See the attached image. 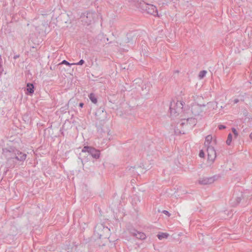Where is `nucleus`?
Listing matches in <instances>:
<instances>
[{"label":"nucleus","mask_w":252,"mask_h":252,"mask_svg":"<svg viewBox=\"0 0 252 252\" xmlns=\"http://www.w3.org/2000/svg\"><path fill=\"white\" fill-rule=\"evenodd\" d=\"M187 110H184L180 114V125L183 126H187L190 123L195 122L194 119L190 117L191 114H189Z\"/></svg>","instance_id":"nucleus-1"},{"label":"nucleus","mask_w":252,"mask_h":252,"mask_svg":"<svg viewBox=\"0 0 252 252\" xmlns=\"http://www.w3.org/2000/svg\"><path fill=\"white\" fill-rule=\"evenodd\" d=\"M207 153L208 160L211 161H213L216 157V152L214 149L212 147L207 148Z\"/></svg>","instance_id":"nucleus-2"},{"label":"nucleus","mask_w":252,"mask_h":252,"mask_svg":"<svg viewBox=\"0 0 252 252\" xmlns=\"http://www.w3.org/2000/svg\"><path fill=\"white\" fill-rule=\"evenodd\" d=\"M147 12L154 16H159L157 7L153 5H148L147 8Z\"/></svg>","instance_id":"nucleus-3"},{"label":"nucleus","mask_w":252,"mask_h":252,"mask_svg":"<svg viewBox=\"0 0 252 252\" xmlns=\"http://www.w3.org/2000/svg\"><path fill=\"white\" fill-rule=\"evenodd\" d=\"M213 137L211 135H208L205 137V140L204 142V145L205 146L208 147H211V144L213 141Z\"/></svg>","instance_id":"nucleus-4"},{"label":"nucleus","mask_w":252,"mask_h":252,"mask_svg":"<svg viewBox=\"0 0 252 252\" xmlns=\"http://www.w3.org/2000/svg\"><path fill=\"white\" fill-rule=\"evenodd\" d=\"M94 151V149L91 147L85 146L83 148L82 151L83 152H88L91 154H93V152Z\"/></svg>","instance_id":"nucleus-5"},{"label":"nucleus","mask_w":252,"mask_h":252,"mask_svg":"<svg viewBox=\"0 0 252 252\" xmlns=\"http://www.w3.org/2000/svg\"><path fill=\"white\" fill-rule=\"evenodd\" d=\"M18 156H17V159L20 160H23L26 158V155L22 152L18 153Z\"/></svg>","instance_id":"nucleus-6"},{"label":"nucleus","mask_w":252,"mask_h":252,"mask_svg":"<svg viewBox=\"0 0 252 252\" xmlns=\"http://www.w3.org/2000/svg\"><path fill=\"white\" fill-rule=\"evenodd\" d=\"M134 235L137 238L140 239H144L146 238V235L142 232H137L136 233H135Z\"/></svg>","instance_id":"nucleus-7"},{"label":"nucleus","mask_w":252,"mask_h":252,"mask_svg":"<svg viewBox=\"0 0 252 252\" xmlns=\"http://www.w3.org/2000/svg\"><path fill=\"white\" fill-rule=\"evenodd\" d=\"M168 234L166 233H160L158 235V237L159 239L161 240L162 239L167 238Z\"/></svg>","instance_id":"nucleus-8"},{"label":"nucleus","mask_w":252,"mask_h":252,"mask_svg":"<svg viewBox=\"0 0 252 252\" xmlns=\"http://www.w3.org/2000/svg\"><path fill=\"white\" fill-rule=\"evenodd\" d=\"M89 98L93 103H96L97 101V98L95 97V95L94 94H91L89 95Z\"/></svg>","instance_id":"nucleus-9"},{"label":"nucleus","mask_w":252,"mask_h":252,"mask_svg":"<svg viewBox=\"0 0 252 252\" xmlns=\"http://www.w3.org/2000/svg\"><path fill=\"white\" fill-rule=\"evenodd\" d=\"M33 86L32 84H28L27 85V91L30 93V94H32L34 92V90H33Z\"/></svg>","instance_id":"nucleus-10"},{"label":"nucleus","mask_w":252,"mask_h":252,"mask_svg":"<svg viewBox=\"0 0 252 252\" xmlns=\"http://www.w3.org/2000/svg\"><path fill=\"white\" fill-rule=\"evenodd\" d=\"M93 157L95 158H98L99 157L100 153L99 151L96 150L94 149V151L93 152V154H91Z\"/></svg>","instance_id":"nucleus-11"},{"label":"nucleus","mask_w":252,"mask_h":252,"mask_svg":"<svg viewBox=\"0 0 252 252\" xmlns=\"http://www.w3.org/2000/svg\"><path fill=\"white\" fill-rule=\"evenodd\" d=\"M232 142V135L229 133L227 137V139L226 140V144L228 145H230Z\"/></svg>","instance_id":"nucleus-12"},{"label":"nucleus","mask_w":252,"mask_h":252,"mask_svg":"<svg viewBox=\"0 0 252 252\" xmlns=\"http://www.w3.org/2000/svg\"><path fill=\"white\" fill-rule=\"evenodd\" d=\"M199 183L201 184H208L210 183L209 180L208 179L205 178L203 179L202 180L199 181Z\"/></svg>","instance_id":"nucleus-13"},{"label":"nucleus","mask_w":252,"mask_h":252,"mask_svg":"<svg viewBox=\"0 0 252 252\" xmlns=\"http://www.w3.org/2000/svg\"><path fill=\"white\" fill-rule=\"evenodd\" d=\"M207 72L206 71H201L200 72L199 76L200 79L203 78L206 75Z\"/></svg>","instance_id":"nucleus-14"},{"label":"nucleus","mask_w":252,"mask_h":252,"mask_svg":"<svg viewBox=\"0 0 252 252\" xmlns=\"http://www.w3.org/2000/svg\"><path fill=\"white\" fill-rule=\"evenodd\" d=\"M84 63L83 60H81L78 63H72V64L75 65H82Z\"/></svg>","instance_id":"nucleus-15"},{"label":"nucleus","mask_w":252,"mask_h":252,"mask_svg":"<svg viewBox=\"0 0 252 252\" xmlns=\"http://www.w3.org/2000/svg\"><path fill=\"white\" fill-rule=\"evenodd\" d=\"M232 131L233 132V133H234V134L235 135V137H237V136H238V132H237V130H236V129L234 128H232Z\"/></svg>","instance_id":"nucleus-16"},{"label":"nucleus","mask_w":252,"mask_h":252,"mask_svg":"<svg viewBox=\"0 0 252 252\" xmlns=\"http://www.w3.org/2000/svg\"><path fill=\"white\" fill-rule=\"evenodd\" d=\"M62 64H65V65H70L72 64V63L71 64V63H68V62H67L65 60H63L62 62Z\"/></svg>","instance_id":"nucleus-17"},{"label":"nucleus","mask_w":252,"mask_h":252,"mask_svg":"<svg viewBox=\"0 0 252 252\" xmlns=\"http://www.w3.org/2000/svg\"><path fill=\"white\" fill-rule=\"evenodd\" d=\"M199 156H200V157H201V158H203V157H204V153L203 151H201L200 152V153H199Z\"/></svg>","instance_id":"nucleus-18"},{"label":"nucleus","mask_w":252,"mask_h":252,"mask_svg":"<svg viewBox=\"0 0 252 252\" xmlns=\"http://www.w3.org/2000/svg\"><path fill=\"white\" fill-rule=\"evenodd\" d=\"M225 128V126H223V125H220V126H219V128L220 129H224V128Z\"/></svg>","instance_id":"nucleus-19"},{"label":"nucleus","mask_w":252,"mask_h":252,"mask_svg":"<svg viewBox=\"0 0 252 252\" xmlns=\"http://www.w3.org/2000/svg\"><path fill=\"white\" fill-rule=\"evenodd\" d=\"M2 58H1V56H0V68L2 66Z\"/></svg>","instance_id":"nucleus-20"},{"label":"nucleus","mask_w":252,"mask_h":252,"mask_svg":"<svg viewBox=\"0 0 252 252\" xmlns=\"http://www.w3.org/2000/svg\"><path fill=\"white\" fill-rule=\"evenodd\" d=\"M83 105H84V104H83V103H80V104H79V106H80L81 107H83Z\"/></svg>","instance_id":"nucleus-21"},{"label":"nucleus","mask_w":252,"mask_h":252,"mask_svg":"<svg viewBox=\"0 0 252 252\" xmlns=\"http://www.w3.org/2000/svg\"><path fill=\"white\" fill-rule=\"evenodd\" d=\"M250 137L251 139L252 140V132L251 133Z\"/></svg>","instance_id":"nucleus-22"},{"label":"nucleus","mask_w":252,"mask_h":252,"mask_svg":"<svg viewBox=\"0 0 252 252\" xmlns=\"http://www.w3.org/2000/svg\"><path fill=\"white\" fill-rule=\"evenodd\" d=\"M180 103V104L181 106H183V104H182V103L181 102H180V103Z\"/></svg>","instance_id":"nucleus-23"}]
</instances>
